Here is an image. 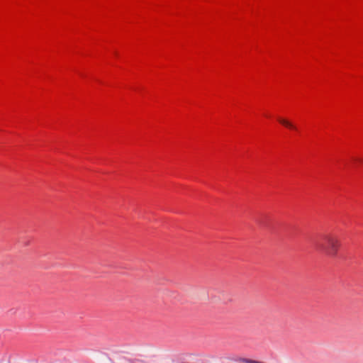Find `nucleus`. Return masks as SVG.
Segmentation results:
<instances>
[{
    "label": "nucleus",
    "instance_id": "obj_1",
    "mask_svg": "<svg viewBox=\"0 0 363 363\" xmlns=\"http://www.w3.org/2000/svg\"><path fill=\"white\" fill-rule=\"evenodd\" d=\"M315 249L330 257H335L340 247V241L333 233H323L318 235L313 241Z\"/></svg>",
    "mask_w": 363,
    "mask_h": 363
},
{
    "label": "nucleus",
    "instance_id": "obj_2",
    "mask_svg": "<svg viewBox=\"0 0 363 363\" xmlns=\"http://www.w3.org/2000/svg\"><path fill=\"white\" fill-rule=\"evenodd\" d=\"M277 121L282 125L283 126L286 127V128L293 130V131H298V128L296 125H295L294 123H292L291 121L286 118H283L281 117L277 118Z\"/></svg>",
    "mask_w": 363,
    "mask_h": 363
},
{
    "label": "nucleus",
    "instance_id": "obj_3",
    "mask_svg": "<svg viewBox=\"0 0 363 363\" xmlns=\"http://www.w3.org/2000/svg\"><path fill=\"white\" fill-rule=\"evenodd\" d=\"M269 218V215L266 213H260L257 218H256V222L257 224L262 227L268 226V219Z\"/></svg>",
    "mask_w": 363,
    "mask_h": 363
},
{
    "label": "nucleus",
    "instance_id": "obj_4",
    "mask_svg": "<svg viewBox=\"0 0 363 363\" xmlns=\"http://www.w3.org/2000/svg\"><path fill=\"white\" fill-rule=\"evenodd\" d=\"M351 162L352 163V165H354V166H357L359 164H363V158L352 157L351 159Z\"/></svg>",
    "mask_w": 363,
    "mask_h": 363
},
{
    "label": "nucleus",
    "instance_id": "obj_5",
    "mask_svg": "<svg viewBox=\"0 0 363 363\" xmlns=\"http://www.w3.org/2000/svg\"><path fill=\"white\" fill-rule=\"evenodd\" d=\"M264 116H265V117H267V118H269V115H267V114H265Z\"/></svg>",
    "mask_w": 363,
    "mask_h": 363
}]
</instances>
